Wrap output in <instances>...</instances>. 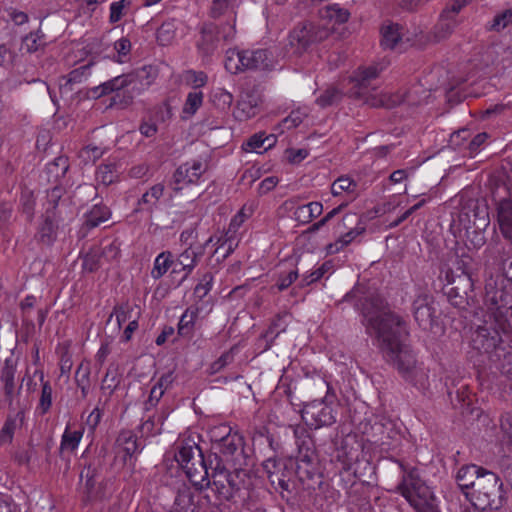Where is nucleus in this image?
Listing matches in <instances>:
<instances>
[{
  "label": "nucleus",
  "mask_w": 512,
  "mask_h": 512,
  "mask_svg": "<svg viewBox=\"0 0 512 512\" xmlns=\"http://www.w3.org/2000/svg\"><path fill=\"white\" fill-rule=\"evenodd\" d=\"M360 306L362 323L367 333L377 340L387 362L419 390L428 389L427 371L417 366L414 354L401 342V336L408 333L406 321L389 310L385 301L378 296L366 298Z\"/></svg>",
  "instance_id": "nucleus-1"
},
{
  "label": "nucleus",
  "mask_w": 512,
  "mask_h": 512,
  "mask_svg": "<svg viewBox=\"0 0 512 512\" xmlns=\"http://www.w3.org/2000/svg\"><path fill=\"white\" fill-rule=\"evenodd\" d=\"M379 72L376 67L359 68L354 72L350 81L352 96L362 99L371 107L393 108L402 103L408 105H419L422 100L418 97L420 93H425L420 85L414 86L405 93L378 92L377 87L372 82L378 77Z\"/></svg>",
  "instance_id": "nucleus-2"
},
{
  "label": "nucleus",
  "mask_w": 512,
  "mask_h": 512,
  "mask_svg": "<svg viewBox=\"0 0 512 512\" xmlns=\"http://www.w3.org/2000/svg\"><path fill=\"white\" fill-rule=\"evenodd\" d=\"M158 76L156 67L152 65L143 66L140 69L127 74L119 75L106 81L88 91V96L100 98L114 91L132 86L134 92L140 93L149 88Z\"/></svg>",
  "instance_id": "nucleus-3"
},
{
  "label": "nucleus",
  "mask_w": 512,
  "mask_h": 512,
  "mask_svg": "<svg viewBox=\"0 0 512 512\" xmlns=\"http://www.w3.org/2000/svg\"><path fill=\"white\" fill-rule=\"evenodd\" d=\"M484 306L485 317L493 319L503 331H508L512 317V295L503 287H498L492 279L485 285Z\"/></svg>",
  "instance_id": "nucleus-4"
},
{
  "label": "nucleus",
  "mask_w": 512,
  "mask_h": 512,
  "mask_svg": "<svg viewBox=\"0 0 512 512\" xmlns=\"http://www.w3.org/2000/svg\"><path fill=\"white\" fill-rule=\"evenodd\" d=\"M398 491L416 512H439L435 496L416 470L409 471L398 486Z\"/></svg>",
  "instance_id": "nucleus-5"
},
{
  "label": "nucleus",
  "mask_w": 512,
  "mask_h": 512,
  "mask_svg": "<svg viewBox=\"0 0 512 512\" xmlns=\"http://www.w3.org/2000/svg\"><path fill=\"white\" fill-rule=\"evenodd\" d=\"M62 196V189L54 187L48 192L47 207L42 216V222L38 228V238L44 244H52L56 237L57 232L67 218L65 215L67 205L64 201H60Z\"/></svg>",
  "instance_id": "nucleus-6"
},
{
  "label": "nucleus",
  "mask_w": 512,
  "mask_h": 512,
  "mask_svg": "<svg viewBox=\"0 0 512 512\" xmlns=\"http://www.w3.org/2000/svg\"><path fill=\"white\" fill-rule=\"evenodd\" d=\"M332 33V27L317 21L302 22L288 35L287 47L294 55H301L311 46L326 40Z\"/></svg>",
  "instance_id": "nucleus-7"
},
{
  "label": "nucleus",
  "mask_w": 512,
  "mask_h": 512,
  "mask_svg": "<svg viewBox=\"0 0 512 512\" xmlns=\"http://www.w3.org/2000/svg\"><path fill=\"white\" fill-rule=\"evenodd\" d=\"M466 497H470L474 505L483 510H497L504 500L502 482L495 473L485 470L476 482L474 492H466Z\"/></svg>",
  "instance_id": "nucleus-8"
},
{
  "label": "nucleus",
  "mask_w": 512,
  "mask_h": 512,
  "mask_svg": "<svg viewBox=\"0 0 512 512\" xmlns=\"http://www.w3.org/2000/svg\"><path fill=\"white\" fill-rule=\"evenodd\" d=\"M433 304L432 296L420 291L412 302V314L421 329L437 333L439 325Z\"/></svg>",
  "instance_id": "nucleus-9"
},
{
  "label": "nucleus",
  "mask_w": 512,
  "mask_h": 512,
  "mask_svg": "<svg viewBox=\"0 0 512 512\" xmlns=\"http://www.w3.org/2000/svg\"><path fill=\"white\" fill-rule=\"evenodd\" d=\"M302 419L314 429L331 425L336 420L332 407L322 400L306 404L302 409Z\"/></svg>",
  "instance_id": "nucleus-10"
},
{
  "label": "nucleus",
  "mask_w": 512,
  "mask_h": 512,
  "mask_svg": "<svg viewBox=\"0 0 512 512\" xmlns=\"http://www.w3.org/2000/svg\"><path fill=\"white\" fill-rule=\"evenodd\" d=\"M344 228L349 229V231L340 236L335 242L327 245L326 249L329 254L338 253L365 231V227L360 225V218L355 213L346 214L342 218L341 222L338 223V231H341Z\"/></svg>",
  "instance_id": "nucleus-11"
},
{
  "label": "nucleus",
  "mask_w": 512,
  "mask_h": 512,
  "mask_svg": "<svg viewBox=\"0 0 512 512\" xmlns=\"http://www.w3.org/2000/svg\"><path fill=\"white\" fill-rule=\"evenodd\" d=\"M501 332L506 333L507 331H503L493 319L486 317L484 325L479 326L474 334L472 339L474 347L485 353L492 351L502 341Z\"/></svg>",
  "instance_id": "nucleus-12"
},
{
  "label": "nucleus",
  "mask_w": 512,
  "mask_h": 512,
  "mask_svg": "<svg viewBox=\"0 0 512 512\" xmlns=\"http://www.w3.org/2000/svg\"><path fill=\"white\" fill-rule=\"evenodd\" d=\"M16 370L17 365L14 360L6 359L1 371L0 380L3 384L5 400L8 402L9 406L16 405L19 407L18 396L20 394L21 386L16 387L15 385Z\"/></svg>",
  "instance_id": "nucleus-13"
},
{
  "label": "nucleus",
  "mask_w": 512,
  "mask_h": 512,
  "mask_svg": "<svg viewBox=\"0 0 512 512\" xmlns=\"http://www.w3.org/2000/svg\"><path fill=\"white\" fill-rule=\"evenodd\" d=\"M206 170L205 164L200 160H192L180 165L174 173L175 190H181L184 185L196 183Z\"/></svg>",
  "instance_id": "nucleus-14"
},
{
  "label": "nucleus",
  "mask_w": 512,
  "mask_h": 512,
  "mask_svg": "<svg viewBox=\"0 0 512 512\" xmlns=\"http://www.w3.org/2000/svg\"><path fill=\"white\" fill-rule=\"evenodd\" d=\"M192 485L199 491L207 489L211 485L209 473L203 455L195 457V460L183 468Z\"/></svg>",
  "instance_id": "nucleus-15"
},
{
  "label": "nucleus",
  "mask_w": 512,
  "mask_h": 512,
  "mask_svg": "<svg viewBox=\"0 0 512 512\" xmlns=\"http://www.w3.org/2000/svg\"><path fill=\"white\" fill-rule=\"evenodd\" d=\"M294 435L298 448L296 459L298 462L311 464L315 459V448L311 437L304 428H295Z\"/></svg>",
  "instance_id": "nucleus-16"
},
{
  "label": "nucleus",
  "mask_w": 512,
  "mask_h": 512,
  "mask_svg": "<svg viewBox=\"0 0 512 512\" xmlns=\"http://www.w3.org/2000/svg\"><path fill=\"white\" fill-rule=\"evenodd\" d=\"M217 26L213 23H204L200 28V38L197 41V48L203 55L213 53L220 41L217 35Z\"/></svg>",
  "instance_id": "nucleus-17"
},
{
  "label": "nucleus",
  "mask_w": 512,
  "mask_h": 512,
  "mask_svg": "<svg viewBox=\"0 0 512 512\" xmlns=\"http://www.w3.org/2000/svg\"><path fill=\"white\" fill-rule=\"evenodd\" d=\"M485 469L477 465H466L461 467L456 475L458 486L466 494V492H474L476 482L482 476Z\"/></svg>",
  "instance_id": "nucleus-18"
},
{
  "label": "nucleus",
  "mask_w": 512,
  "mask_h": 512,
  "mask_svg": "<svg viewBox=\"0 0 512 512\" xmlns=\"http://www.w3.org/2000/svg\"><path fill=\"white\" fill-rule=\"evenodd\" d=\"M228 477L229 471L224 467L217 466L212 472L209 488L212 489L219 501H229Z\"/></svg>",
  "instance_id": "nucleus-19"
},
{
  "label": "nucleus",
  "mask_w": 512,
  "mask_h": 512,
  "mask_svg": "<svg viewBox=\"0 0 512 512\" xmlns=\"http://www.w3.org/2000/svg\"><path fill=\"white\" fill-rule=\"evenodd\" d=\"M497 222L503 237L512 240V199H502L498 203Z\"/></svg>",
  "instance_id": "nucleus-20"
},
{
  "label": "nucleus",
  "mask_w": 512,
  "mask_h": 512,
  "mask_svg": "<svg viewBox=\"0 0 512 512\" xmlns=\"http://www.w3.org/2000/svg\"><path fill=\"white\" fill-rule=\"evenodd\" d=\"M349 17L348 10L341 8L338 4H333L320 9L318 21L332 27L333 30L336 24L347 22Z\"/></svg>",
  "instance_id": "nucleus-21"
},
{
  "label": "nucleus",
  "mask_w": 512,
  "mask_h": 512,
  "mask_svg": "<svg viewBox=\"0 0 512 512\" xmlns=\"http://www.w3.org/2000/svg\"><path fill=\"white\" fill-rule=\"evenodd\" d=\"M138 451L136 437L131 432H122L116 440V455L125 463Z\"/></svg>",
  "instance_id": "nucleus-22"
},
{
  "label": "nucleus",
  "mask_w": 512,
  "mask_h": 512,
  "mask_svg": "<svg viewBox=\"0 0 512 512\" xmlns=\"http://www.w3.org/2000/svg\"><path fill=\"white\" fill-rule=\"evenodd\" d=\"M204 252V246L200 245L198 247L190 246L187 247L177 258V265L181 266V270L185 272L186 275L190 274L193 269L196 267L198 261L202 257Z\"/></svg>",
  "instance_id": "nucleus-23"
},
{
  "label": "nucleus",
  "mask_w": 512,
  "mask_h": 512,
  "mask_svg": "<svg viewBox=\"0 0 512 512\" xmlns=\"http://www.w3.org/2000/svg\"><path fill=\"white\" fill-rule=\"evenodd\" d=\"M459 23V19H454L440 14L439 20L431 32L432 40L434 42H440L448 39Z\"/></svg>",
  "instance_id": "nucleus-24"
},
{
  "label": "nucleus",
  "mask_w": 512,
  "mask_h": 512,
  "mask_svg": "<svg viewBox=\"0 0 512 512\" xmlns=\"http://www.w3.org/2000/svg\"><path fill=\"white\" fill-rule=\"evenodd\" d=\"M249 70H270L275 65L273 54L267 49L250 50Z\"/></svg>",
  "instance_id": "nucleus-25"
},
{
  "label": "nucleus",
  "mask_w": 512,
  "mask_h": 512,
  "mask_svg": "<svg viewBox=\"0 0 512 512\" xmlns=\"http://www.w3.org/2000/svg\"><path fill=\"white\" fill-rule=\"evenodd\" d=\"M34 376H38L41 383V394L39 398V403L37 406V410L41 415L46 414L53 402V389L51 383L48 380H45L44 373L41 370H36L34 372Z\"/></svg>",
  "instance_id": "nucleus-26"
},
{
  "label": "nucleus",
  "mask_w": 512,
  "mask_h": 512,
  "mask_svg": "<svg viewBox=\"0 0 512 512\" xmlns=\"http://www.w3.org/2000/svg\"><path fill=\"white\" fill-rule=\"evenodd\" d=\"M24 416L23 409H19L13 417L7 418L0 432V441L2 444L12 442L16 429L24 422Z\"/></svg>",
  "instance_id": "nucleus-27"
},
{
  "label": "nucleus",
  "mask_w": 512,
  "mask_h": 512,
  "mask_svg": "<svg viewBox=\"0 0 512 512\" xmlns=\"http://www.w3.org/2000/svg\"><path fill=\"white\" fill-rule=\"evenodd\" d=\"M164 186L155 184L147 192H145L138 201L137 211L147 210L152 212L158 201L163 196Z\"/></svg>",
  "instance_id": "nucleus-28"
},
{
  "label": "nucleus",
  "mask_w": 512,
  "mask_h": 512,
  "mask_svg": "<svg viewBox=\"0 0 512 512\" xmlns=\"http://www.w3.org/2000/svg\"><path fill=\"white\" fill-rule=\"evenodd\" d=\"M401 27L398 24L390 23L381 29V45L384 49H394L402 39Z\"/></svg>",
  "instance_id": "nucleus-29"
},
{
  "label": "nucleus",
  "mask_w": 512,
  "mask_h": 512,
  "mask_svg": "<svg viewBox=\"0 0 512 512\" xmlns=\"http://www.w3.org/2000/svg\"><path fill=\"white\" fill-rule=\"evenodd\" d=\"M199 509L193 494L184 490L177 494L171 512H199Z\"/></svg>",
  "instance_id": "nucleus-30"
},
{
  "label": "nucleus",
  "mask_w": 512,
  "mask_h": 512,
  "mask_svg": "<svg viewBox=\"0 0 512 512\" xmlns=\"http://www.w3.org/2000/svg\"><path fill=\"white\" fill-rule=\"evenodd\" d=\"M198 313V308L190 307L186 309L178 323V334L180 336L190 337L192 335Z\"/></svg>",
  "instance_id": "nucleus-31"
},
{
  "label": "nucleus",
  "mask_w": 512,
  "mask_h": 512,
  "mask_svg": "<svg viewBox=\"0 0 512 512\" xmlns=\"http://www.w3.org/2000/svg\"><path fill=\"white\" fill-rule=\"evenodd\" d=\"M111 216L110 209L105 205L96 204L86 214L85 225L88 228H95L107 221Z\"/></svg>",
  "instance_id": "nucleus-32"
},
{
  "label": "nucleus",
  "mask_w": 512,
  "mask_h": 512,
  "mask_svg": "<svg viewBox=\"0 0 512 512\" xmlns=\"http://www.w3.org/2000/svg\"><path fill=\"white\" fill-rule=\"evenodd\" d=\"M220 453L229 458L243 449V438L237 432L232 433L218 445Z\"/></svg>",
  "instance_id": "nucleus-33"
},
{
  "label": "nucleus",
  "mask_w": 512,
  "mask_h": 512,
  "mask_svg": "<svg viewBox=\"0 0 512 512\" xmlns=\"http://www.w3.org/2000/svg\"><path fill=\"white\" fill-rule=\"evenodd\" d=\"M83 436L82 430L71 431L67 427L62 435L60 451L61 453H72L78 447Z\"/></svg>",
  "instance_id": "nucleus-34"
},
{
  "label": "nucleus",
  "mask_w": 512,
  "mask_h": 512,
  "mask_svg": "<svg viewBox=\"0 0 512 512\" xmlns=\"http://www.w3.org/2000/svg\"><path fill=\"white\" fill-rule=\"evenodd\" d=\"M98 183L108 186L118 180V169L116 163L101 164L96 172Z\"/></svg>",
  "instance_id": "nucleus-35"
},
{
  "label": "nucleus",
  "mask_w": 512,
  "mask_h": 512,
  "mask_svg": "<svg viewBox=\"0 0 512 512\" xmlns=\"http://www.w3.org/2000/svg\"><path fill=\"white\" fill-rule=\"evenodd\" d=\"M177 21H165L157 30V41L163 46L170 45L176 37Z\"/></svg>",
  "instance_id": "nucleus-36"
},
{
  "label": "nucleus",
  "mask_w": 512,
  "mask_h": 512,
  "mask_svg": "<svg viewBox=\"0 0 512 512\" xmlns=\"http://www.w3.org/2000/svg\"><path fill=\"white\" fill-rule=\"evenodd\" d=\"M258 112V102L256 99H241L237 103L234 115L239 120H246L254 117Z\"/></svg>",
  "instance_id": "nucleus-37"
},
{
  "label": "nucleus",
  "mask_w": 512,
  "mask_h": 512,
  "mask_svg": "<svg viewBox=\"0 0 512 512\" xmlns=\"http://www.w3.org/2000/svg\"><path fill=\"white\" fill-rule=\"evenodd\" d=\"M173 263L172 254L169 251L160 253L155 261L154 266L151 270V276L153 279H160L171 267Z\"/></svg>",
  "instance_id": "nucleus-38"
},
{
  "label": "nucleus",
  "mask_w": 512,
  "mask_h": 512,
  "mask_svg": "<svg viewBox=\"0 0 512 512\" xmlns=\"http://www.w3.org/2000/svg\"><path fill=\"white\" fill-rule=\"evenodd\" d=\"M203 93L201 91H193L187 95L186 101L182 109V118L188 119L192 117L197 110L202 106Z\"/></svg>",
  "instance_id": "nucleus-39"
},
{
  "label": "nucleus",
  "mask_w": 512,
  "mask_h": 512,
  "mask_svg": "<svg viewBox=\"0 0 512 512\" xmlns=\"http://www.w3.org/2000/svg\"><path fill=\"white\" fill-rule=\"evenodd\" d=\"M225 68L231 74H238L244 71V64L240 57L239 49H229L226 52Z\"/></svg>",
  "instance_id": "nucleus-40"
},
{
  "label": "nucleus",
  "mask_w": 512,
  "mask_h": 512,
  "mask_svg": "<svg viewBox=\"0 0 512 512\" xmlns=\"http://www.w3.org/2000/svg\"><path fill=\"white\" fill-rule=\"evenodd\" d=\"M202 452L198 446H183L179 449L175 455L176 461L182 468L186 467V464L192 463L195 457H200Z\"/></svg>",
  "instance_id": "nucleus-41"
},
{
  "label": "nucleus",
  "mask_w": 512,
  "mask_h": 512,
  "mask_svg": "<svg viewBox=\"0 0 512 512\" xmlns=\"http://www.w3.org/2000/svg\"><path fill=\"white\" fill-rule=\"evenodd\" d=\"M225 241L219 243L215 248L214 254L222 259L227 258L238 246L239 238L237 235L226 232Z\"/></svg>",
  "instance_id": "nucleus-42"
},
{
  "label": "nucleus",
  "mask_w": 512,
  "mask_h": 512,
  "mask_svg": "<svg viewBox=\"0 0 512 512\" xmlns=\"http://www.w3.org/2000/svg\"><path fill=\"white\" fill-rule=\"evenodd\" d=\"M356 188L357 184L354 180L346 176H341L332 183L331 193L334 196H339L343 192H346L348 194H354Z\"/></svg>",
  "instance_id": "nucleus-43"
},
{
  "label": "nucleus",
  "mask_w": 512,
  "mask_h": 512,
  "mask_svg": "<svg viewBox=\"0 0 512 512\" xmlns=\"http://www.w3.org/2000/svg\"><path fill=\"white\" fill-rule=\"evenodd\" d=\"M102 265L101 248H91L83 258V269L88 272L96 271Z\"/></svg>",
  "instance_id": "nucleus-44"
},
{
  "label": "nucleus",
  "mask_w": 512,
  "mask_h": 512,
  "mask_svg": "<svg viewBox=\"0 0 512 512\" xmlns=\"http://www.w3.org/2000/svg\"><path fill=\"white\" fill-rule=\"evenodd\" d=\"M45 45L44 35L40 32H32L26 35L22 39L21 50H25L27 53H33L38 51Z\"/></svg>",
  "instance_id": "nucleus-45"
},
{
  "label": "nucleus",
  "mask_w": 512,
  "mask_h": 512,
  "mask_svg": "<svg viewBox=\"0 0 512 512\" xmlns=\"http://www.w3.org/2000/svg\"><path fill=\"white\" fill-rule=\"evenodd\" d=\"M296 204H297L296 199H293V198L288 199L283 203V208L286 210L295 209L293 218L295 221L299 222L300 224L310 223L312 220L308 214V210L306 209V207L304 205H300V206L296 207Z\"/></svg>",
  "instance_id": "nucleus-46"
},
{
  "label": "nucleus",
  "mask_w": 512,
  "mask_h": 512,
  "mask_svg": "<svg viewBox=\"0 0 512 512\" xmlns=\"http://www.w3.org/2000/svg\"><path fill=\"white\" fill-rule=\"evenodd\" d=\"M120 383V376L116 368L109 367L101 383V390L110 396Z\"/></svg>",
  "instance_id": "nucleus-47"
},
{
  "label": "nucleus",
  "mask_w": 512,
  "mask_h": 512,
  "mask_svg": "<svg viewBox=\"0 0 512 512\" xmlns=\"http://www.w3.org/2000/svg\"><path fill=\"white\" fill-rule=\"evenodd\" d=\"M212 102L218 109L225 111L233 103V95L225 89L218 88L212 94Z\"/></svg>",
  "instance_id": "nucleus-48"
},
{
  "label": "nucleus",
  "mask_w": 512,
  "mask_h": 512,
  "mask_svg": "<svg viewBox=\"0 0 512 512\" xmlns=\"http://www.w3.org/2000/svg\"><path fill=\"white\" fill-rule=\"evenodd\" d=\"M342 97V93L335 87H329L321 93L316 99V103L322 107H328L337 103Z\"/></svg>",
  "instance_id": "nucleus-49"
},
{
  "label": "nucleus",
  "mask_w": 512,
  "mask_h": 512,
  "mask_svg": "<svg viewBox=\"0 0 512 512\" xmlns=\"http://www.w3.org/2000/svg\"><path fill=\"white\" fill-rule=\"evenodd\" d=\"M213 285V275L205 273L194 289V294L198 299H203L211 290Z\"/></svg>",
  "instance_id": "nucleus-50"
},
{
  "label": "nucleus",
  "mask_w": 512,
  "mask_h": 512,
  "mask_svg": "<svg viewBox=\"0 0 512 512\" xmlns=\"http://www.w3.org/2000/svg\"><path fill=\"white\" fill-rule=\"evenodd\" d=\"M104 154V149L96 145H87L79 152V157L85 162H95Z\"/></svg>",
  "instance_id": "nucleus-51"
},
{
  "label": "nucleus",
  "mask_w": 512,
  "mask_h": 512,
  "mask_svg": "<svg viewBox=\"0 0 512 512\" xmlns=\"http://www.w3.org/2000/svg\"><path fill=\"white\" fill-rule=\"evenodd\" d=\"M90 64H86L83 66H80L74 70H72L67 77L68 81L72 82L74 85L80 84L84 81H86L90 76Z\"/></svg>",
  "instance_id": "nucleus-52"
},
{
  "label": "nucleus",
  "mask_w": 512,
  "mask_h": 512,
  "mask_svg": "<svg viewBox=\"0 0 512 512\" xmlns=\"http://www.w3.org/2000/svg\"><path fill=\"white\" fill-rule=\"evenodd\" d=\"M185 82L194 88H199L207 83V75L202 71L189 70L184 74Z\"/></svg>",
  "instance_id": "nucleus-53"
},
{
  "label": "nucleus",
  "mask_w": 512,
  "mask_h": 512,
  "mask_svg": "<svg viewBox=\"0 0 512 512\" xmlns=\"http://www.w3.org/2000/svg\"><path fill=\"white\" fill-rule=\"evenodd\" d=\"M298 278L297 270H290L287 273H282L279 275L275 287L278 291H284L289 288Z\"/></svg>",
  "instance_id": "nucleus-54"
},
{
  "label": "nucleus",
  "mask_w": 512,
  "mask_h": 512,
  "mask_svg": "<svg viewBox=\"0 0 512 512\" xmlns=\"http://www.w3.org/2000/svg\"><path fill=\"white\" fill-rule=\"evenodd\" d=\"M232 428L227 424H220L213 427L210 431L211 439L220 445L224 439L232 434Z\"/></svg>",
  "instance_id": "nucleus-55"
},
{
  "label": "nucleus",
  "mask_w": 512,
  "mask_h": 512,
  "mask_svg": "<svg viewBox=\"0 0 512 512\" xmlns=\"http://www.w3.org/2000/svg\"><path fill=\"white\" fill-rule=\"evenodd\" d=\"M512 22V10L507 9L502 13L497 14L492 21L490 26L491 29L500 31L507 27V25Z\"/></svg>",
  "instance_id": "nucleus-56"
},
{
  "label": "nucleus",
  "mask_w": 512,
  "mask_h": 512,
  "mask_svg": "<svg viewBox=\"0 0 512 512\" xmlns=\"http://www.w3.org/2000/svg\"><path fill=\"white\" fill-rule=\"evenodd\" d=\"M469 1L470 0H450L441 14L447 17L458 19V14L469 3Z\"/></svg>",
  "instance_id": "nucleus-57"
},
{
  "label": "nucleus",
  "mask_w": 512,
  "mask_h": 512,
  "mask_svg": "<svg viewBox=\"0 0 512 512\" xmlns=\"http://www.w3.org/2000/svg\"><path fill=\"white\" fill-rule=\"evenodd\" d=\"M233 361V352L232 350L223 353L216 361H214L210 365V371L212 374L220 372L224 369L228 364Z\"/></svg>",
  "instance_id": "nucleus-58"
},
{
  "label": "nucleus",
  "mask_w": 512,
  "mask_h": 512,
  "mask_svg": "<svg viewBox=\"0 0 512 512\" xmlns=\"http://www.w3.org/2000/svg\"><path fill=\"white\" fill-rule=\"evenodd\" d=\"M216 33L220 39H223L225 42L233 40L236 35L235 20L227 22L219 28L217 27Z\"/></svg>",
  "instance_id": "nucleus-59"
},
{
  "label": "nucleus",
  "mask_w": 512,
  "mask_h": 512,
  "mask_svg": "<svg viewBox=\"0 0 512 512\" xmlns=\"http://www.w3.org/2000/svg\"><path fill=\"white\" fill-rule=\"evenodd\" d=\"M245 151L260 152V149L265 150V144L263 141V133H258L249 138V140L243 146Z\"/></svg>",
  "instance_id": "nucleus-60"
},
{
  "label": "nucleus",
  "mask_w": 512,
  "mask_h": 512,
  "mask_svg": "<svg viewBox=\"0 0 512 512\" xmlns=\"http://www.w3.org/2000/svg\"><path fill=\"white\" fill-rule=\"evenodd\" d=\"M114 49L118 54L117 61L122 63L123 57H126L131 51V42L127 38H121L114 43Z\"/></svg>",
  "instance_id": "nucleus-61"
},
{
  "label": "nucleus",
  "mask_w": 512,
  "mask_h": 512,
  "mask_svg": "<svg viewBox=\"0 0 512 512\" xmlns=\"http://www.w3.org/2000/svg\"><path fill=\"white\" fill-rule=\"evenodd\" d=\"M126 6V0L113 2L110 5V16L109 20L111 23H116L123 17V10Z\"/></svg>",
  "instance_id": "nucleus-62"
},
{
  "label": "nucleus",
  "mask_w": 512,
  "mask_h": 512,
  "mask_svg": "<svg viewBox=\"0 0 512 512\" xmlns=\"http://www.w3.org/2000/svg\"><path fill=\"white\" fill-rule=\"evenodd\" d=\"M76 384L90 383V366L88 363L81 362L75 373Z\"/></svg>",
  "instance_id": "nucleus-63"
},
{
  "label": "nucleus",
  "mask_w": 512,
  "mask_h": 512,
  "mask_svg": "<svg viewBox=\"0 0 512 512\" xmlns=\"http://www.w3.org/2000/svg\"><path fill=\"white\" fill-rule=\"evenodd\" d=\"M246 215L243 210H240L230 221L229 227L226 232L238 236V230L245 222Z\"/></svg>",
  "instance_id": "nucleus-64"
}]
</instances>
